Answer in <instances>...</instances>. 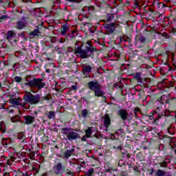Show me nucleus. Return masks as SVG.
<instances>
[{
	"mask_svg": "<svg viewBox=\"0 0 176 176\" xmlns=\"http://www.w3.org/2000/svg\"><path fill=\"white\" fill-rule=\"evenodd\" d=\"M87 86L89 90L94 92L95 97H104L105 96V92L101 90L102 86L98 83V81H90L87 83Z\"/></svg>",
	"mask_w": 176,
	"mask_h": 176,
	"instance_id": "obj_1",
	"label": "nucleus"
},
{
	"mask_svg": "<svg viewBox=\"0 0 176 176\" xmlns=\"http://www.w3.org/2000/svg\"><path fill=\"white\" fill-rule=\"evenodd\" d=\"M23 100L25 101V102H28L31 105H36V104H39V102H41V95H34L30 91H25L23 96Z\"/></svg>",
	"mask_w": 176,
	"mask_h": 176,
	"instance_id": "obj_2",
	"label": "nucleus"
},
{
	"mask_svg": "<svg viewBox=\"0 0 176 176\" xmlns=\"http://www.w3.org/2000/svg\"><path fill=\"white\" fill-rule=\"evenodd\" d=\"M27 82L25 83V86H29L32 89L37 88L38 90L43 89L46 86V83L43 82V80L41 78H33L32 80L26 79Z\"/></svg>",
	"mask_w": 176,
	"mask_h": 176,
	"instance_id": "obj_3",
	"label": "nucleus"
},
{
	"mask_svg": "<svg viewBox=\"0 0 176 176\" xmlns=\"http://www.w3.org/2000/svg\"><path fill=\"white\" fill-rule=\"evenodd\" d=\"M82 47H83V43L82 41H77L74 49L76 54L81 58H89L90 55L87 54L86 50H83Z\"/></svg>",
	"mask_w": 176,
	"mask_h": 176,
	"instance_id": "obj_4",
	"label": "nucleus"
},
{
	"mask_svg": "<svg viewBox=\"0 0 176 176\" xmlns=\"http://www.w3.org/2000/svg\"><path fill=\"white\" fill-rule=\"evenodd\" d=\"M61 130H62L63 134H65V135H67L69 141H74L80 138V136L79 135V133L74 131V130L69 128H63Z\"/></svg>",
	"mask_w": 176,
	"mask_h": 176,
	"instance_id": "obj_5",
	"label": "nucleus"
},
{
	"mask_svg": "<svg viewBox=\"0 0 176 176\" xmlns=\"http://www.w3.org/2000/svg\"><path fill=\"white\" fill-rule=\"evenodd\" d=\"M53 171L57 175H63L65 171V168L63 166V163L59 162L54 166Z\"/></svg>",
	"mask_w": 176,
	"mask_h": 176,
	"instance_id": "obj_6",
	"label": "nucleus"
},
{
	"mask_svg": "<svg viewBox=\"0 0 176 176\" xmlns=\"http://www.w3.org/2000/svg\"><path fill=\"white\" fill-rule=\"evenodd\" d=\"M118 115L121 118L122 120L126 122V120H131V118H129V111L124 109H120L118 111Z\"/></svg>",
	"mask_w": 176,
	"mask_h": 176,
	"instance_id": "obj_7",
	"label": "nucleus"
},
{
	"mask_svg": "<svg viewBox=\"0 0 176 176\" xmlns=\"http://www.w3.org/2000/svg\"><path fill=\"white\" fill-rule=\"evenodd\" d=\"M17 34L14 30H10L6 34V39L10 42V43H13V42H17L16 36Z\"/></svg>",
	"mask_w": 176,
	"mask_h": 176,
	"instance_id": "obj_8",
	"label": "nucleus"
},
{
	"mask_svg": "<svg viewBox=\"0 0 176 176\" xmlns=\"http://www.w3.org/2000/svg\"><path fill=\"white\" fill-rule=\"evenodd\" d=\"M116 23H112L109 24H107L104 26V28L109 34H113L115 32V28H116Z\"/></svg>",
	"mask_w": 176,
	"mask_h": 176,
	"instance_id": "obj_9",
	"label": "nucleus"
},
{
	"mask_svg": "<svg viewBox=\"0 0 176 176\" xmlns=\"http://www.w3.org/2000/svg\"><path fill=\"white\" fill-rule=\"evenodd\" d=\"M93 71V67L89 65L88 64H85L82 66V73L87 78L89 77V74H90Z\"/></svg>",
	"mask_w": 176,
	"mask_h": 176,
	"instance_id": "obj_10",
	"label": "nucleus"
},
{
	"mask_svg": "<svg viewBox=\"0 0 176 176\" xmlns=\"http://www.w3.org/2000/svg\"><path fill=\"white\" fill-rule=\"evenodd\" d=\"M10 104H12L14 105V107H19L20 105H22V107H24V104H22L21 100L20 98H10Z\"/></svg>",
	"mask_w": 176,
	"mask_h": 176,
	"instance_id": "obj_11",
	"label": "nucleus"
},
{
	"mask_svg": "<svg viewBox=\"0 0 176 176\" xmlns=\"http://www.w3.org/2000/svg\"><path fill=\"white\" fill-rule=\"evenodd\" d=\"M74 152H75V146H72V149L67 150L64 153V155L63 156H64L65 159H69V157H71V156L72 155Z\"/></svg>",
	"mask_w": 176,
	"mask_h": 176,
	"instance_id": "obj_12",
	"label": "nucleus"
},
{
	"mask_svg": "<svg viewBox=\"0 0 176 176\" xmlns=\"http://www.w3.org/2000/svg\"><path fill=\"white\" fill-rule=\"evenodd\" d=\"M86 45L85 51H87V54H89V53H93L94 52V47H93L91 41H87Z\"/></svg>",
	"mask_w": 176,
	"mask_h": 176,
	"instance_id": "obj_13",
	"label": "nucleus"
},
{
	"mask_svg": "<svg viewBox=\"0 0 176 176\" xmlns=\"http://www.w3.org/2000/svg\"><path fill=\"white\" fill-rule=\"evenodd\" d=\"M103 120L104 127H106V129H108L111 125V117H109V114H105L104 116L103 117Z\"/></svg>",
	"mask_w": 176,
	"mask_h": 176,
	"instance_id": "obj_14",
	"label": "nucleus"
},
{
	"mask_svg": "<svg viewBox=\"0 0 176 176\" xmlns=\"http://www.w3.org/2000/svg\"><path fill=\"white\" fill-rule=\"evenodd\" d=\"M23 119L25 120V124H32V123L35 122V118L32 116H25Z\"/></svg>",
	"mask_w": 176,
	"mask_h": 176,
	"instance_id": "obj_15",
	"label": "nucleus"
},
{
	"mask_svg": "<svg viewBox=\"0 0 176 176\" xmlns=\"http://www.w3.org/2000/svg\"><path fill=\"white\" fill-rule=\"evenodd\" d=\"M168 101V97L166 95H162L160 98L157 100V102H159L162 105H164V104H167Z\"/></svg>",
	"mask_w": 176,
	"mask_h": 176,
	"instance_id": "obj_16",
	"label": "nucleus"
},
{
	"mask_svg": "<svg viewBox=\"0 0 176 176\" xmlns=\"http://www.w3.org/2000/svg\"><path fill=\"white\" fill-rule=\"evenodd\" d=\"M155 176H172L171 173H166V171L162 170V169H158L157 170Z\"/></svg>",
	"mask_w": 176,
	"mask_h": 176,
	"instance_id": "obj_17",
	"label": "nucleus"
},
{
	"mask_svg": "<svg viewBox=\"0 0 176 176\" xmlns=\"http://www.w3.org/2000/svg\"><path fill=\"white\" fill-rule=\"evenodd\" d=\"M25 25H27V22L25 21H19L16 23L15 27L17 30H23Z\"/></svg>",
	"mask_w": 176,
	"mask_h": 176,
	"instance_id": "obj_18",
	"label": "nucleus"
},
{
	"mask_svg": "<svg viewBox=\"0 0 176 176\" xmlns=\"http://www.w3.org/2000/svg\"><path fill=\"white\" fill-rule=\"evenodd\" d=\"M68 31H69V28L68 27V25H63L61 28V32H60V34L63 36H68L67 35V32H68Z\"/></svg>",
	"mask_w": 176,
	"mask_h": 176,
	"instance_id": "obj_19",
	"label": "nucleus"
},
{
	"mask_svg": "<svg viewBox=\"0 0 176 176\" xmlns=\"http://www.w3.org/2000/svg\"><path fill=\"white\" fill-rule=\"evenodd\" d=\"M170 112L168 110H165L164 112L158 113L157 118L158 119H162L163 116H165V118H168V116H170Z\"/></svg>",
	"mask_w": 176,
	"mask_h": 176,
	"instance_id": "obj_20",
	"label": "nucleus"
},
{
	"mask_svg": "<svg viewBox=\"0 0 176 176\" xmlns=\"http://www.w3.org/2000/svg\"><path fill=\"white\" fill-rule=\"evenodd\" d=\"M135 39L136 43H138L139 42H140V43H144L146 41L145 37H144V36L142 35H137Z\"/></svg>",
	"mask_w": 176,
	"mask_h": 176,
	"instance_id": "obj_21",
	"label": "nucleus"
},
{
	"mask_svg": "<svg viewBox=\"0 0 176 176\" xmlns=\"http://www.w3.org/2000/svg\"><path fill=\"white\" fill-rule=\"evenodd\" d=\"M45 115L48 119H56V112L54 111H45Z\"/></svg>",
	"mask_w": 176,
	"mask_h": 176,
	"instance_id": "obj_22",
	"label": "nucleus"
},
{
	"mask_svg": "<svg viewBox=\"0 0 176 176\" xmlns=\"http://www.w3.org/2000/svg\"><path fill=\"white\" fill-rule=\"evenodd\" d=\"M91 134H93V127H88L85 131V135L87 138H91Z\"/></svg>",
	"mask_w": 176,
	"mask_h": 176,
	"instance_id": "obj_23",
	"label": "nucleus"
},
{
	"mask_svg": "<svg viewBox=\"0 0 176 176\" xmlns=\"http://www.w3.org/2000/svg\"><path fill=\"white\" fill-rule=\"evenodd\" d=\"M170 107H175L176 106V98H172L168 99L166 102Z\"/></svg>",
	"mask_w": 176,
	"mask_h": 176,
	"instance_id": "obj_24",
	"label": "nucleus"
},
{
	"mask_svg": "<svg viewBox=\"0 0 176 176\" xmlns=\"http://www.w3.org/2000/svg\"><path fill=\"white\" fill-rule=\"evenodd\" d=\"M134 78L138 83H142V78H141V73L137 72L134 75Z\"/></svg>",
	"mask_w": 176,
	"mask_h": 176,
	"instance_id": "obj_25",
	"label": "nucleus"
},
{
	"mask_svg": "<svg viewBox=\"0 0 176 176\" xmlns=\"http://www.w3.org/2000/svg\"><path fill=\"white\" fill-rule=\"evenodd\" d=\"M87 176H93L94 175V169L93 168H89L87 171L85 173Z\"/></svg>",
	"mask_w": 176,
	"mask_h": 176,
	"instance_id": "obj_26",
	"label": "nucleus"
},
{
	"mask_svg": "<svg viewBox=\"0 0 176 176\" xmlns=\"http://www.w3.org/2000/svg\"><path fill=\"white\" fill-rule=\"evenodd\" d=\"M20 118H21L20 116L15 115L14 117L11 118V122H12V123L20 122Z\"/></svg>",
	"mask_w": 176,
	"mask_h": 176,
	"instance_id": "obj_27",
	"label": "nucleus"
},
{
	"mask_svg": "<svg viewBox=\"0 0 176 176\" xmlns=\"http://www.w3.org/2000/svg\"><path fill=\"white\" fill-rule=\"evenodd\" d=\"M168 133L170 134V135H174L175 134V128L170 126L168 127Z\"/></svg>",
	"mask_w": 176,
	"mask_h": 176,
	"instance_id": "obj_28",
	"label": "nucleus"
},
{
	"mask_svg": "<svg viewBox=\"0 0 176 176\" xmlns=\"http://www.w3.org/2000/svg\"><path fill=\"white\" fill-rule=\"evenodd\" d=\"M87 25L89 27V32L91 34H94L96 32V28L91 25L90 23H87Z\"/></svg>",
	"mask_w": 176,
	"mask_h": 176,
	"instance_id": "obj_29",
	"label": "nucleus"
},
{
	"mask_svg": "<svg viewBox=\"0 0 176 176\" xmlns=\"http://www.w3.org/2000/svg\"><path fill=\"white\" fill-rule=\"evenodd\" d=\"M106 17H107L106 21L107 23H109V21H112V20H113L114 19L113 14H107Z\"/></svg>",
	"mask_w": 176,
	"mask_h": 176,
	"instance_id": "obj_30",
	"label": "nucleus"
},
{
	"mask_svg": "<svg viewBox=\"0 0 176 176\" xmlns=\"http://www.w3.org/2000/svg\"><path fill=\"white\" fill-rule=\"evenodd\" d=\"M65 173L67 175L75 176V172L72 169H66Z\"/></svg>",
	"mask_w": 176,
	"mask_h": 176,
	"instance_id": "obj_31",
	"label": "nucleus"
},
{
	"mask_svg": "<svg viewBox=\"0 0 176 176\" xmlns=\"http://www.w3.org/2000/svg\"><path fill=\"white\" fill-rule=\"evenodd\" d=\"M80 159H72L69 160L70 164H80Z\"/></svg>",
	"mask_w": 176,
	"mask_h": 176,
	"instance_id": "obj_32",
	"label": "nucleus"
},
{
	"mask_svg": "<svg viewBox=\"0 0 176 176\" xmlns=\"http://www.w3.org/2000/svg\"><path fill=\"white\" fill-rule=\"evenodd\" d=\"M40 34L41 32H39V30L36 29L30 33V35H32L33 36H38Z\"/></svg>",
	"mask_w": 176,
	"mask_h": 176,
	"instance_id": "obj_33",
	"label": "nucleus"
},
{
	"mask_svg": "<svg viewBox=\"0 0 176 176\" xmlns=\"http://www.w3.org/2000/svg\"><path fill=\"white\" fill-rule=\"evenodd\" d=\"M160 167H162L163 168H167L168 166V164L167 163V161H164L163 162L159 163Z\"/></svg>",
	"mask_w": 176,
	"mask_h": 176,
	"instance_id": "obj_34",
	"label": "nucleus"
},
{
	"mask_svg": "<svg viewBox=\"0 0 176 176\" xmlns=\"http://www.w3.org/2000/svg\"><path fill=\"white\" fill-rule=\"evenodd\" d=\"M5 3L6 5H8V6H9L10 8H14V6H16V5L14 4V2L13 1L9 2V0H6Z\"/></svg>",
	"mask_w": 176,
	"mask_h": 176,
	"instance_id": "obj_35",
	"label": "nucleus"
},
{
	"mask_svg": "<svg viewBox=\"0 0 176 176\" xmlns=\"http://www.w3.org/2000/svg\"><path fill=\"white\" fill-rule=\"evenodd\" d=\"M18 140H25V134L24 133H19L18 134Z\"/></svg>",
	"mask_w": 176,
	"mask_h": 176,
	"instance_id": "obj_36",
	"label": "nucleus"
},
{
	"mask_svg": "<svg viewBox=\"0 0 176 176\" xmlns=\"http://www.w3.org/2000/svg\"><path fill=\"white\" fill-rule=\"evenodd\" d=\"M49 39L51 43H56V42H57V37L56 36H50Z\"/></svg>",
	"mask_w": 176,
	"mask_h": 176,
	"instance_id": "obj_37",
	"label": "nucleus"
},
{
	"mask_svg": "<svg viewBox=\"0 0 176 176\" xmlns=\"http://www.w3.org/2000/svg\"><path fill=\"white\" fill-rule=\"evenodd\" d=\"M122 40L124 42H130L131 41V37L127 36H122Z\"/></svg>",
	"mask_w": 176,
	"mask_h": 176,
	"instance_id": "obj_38",
	"label": "nucleus"
},
{
	"mask_svg": "<svg viewBox=\"0 0 176 176\" xmlns=\"http://www.w3.org/2000/svg\"><path fill=\"white\" fill-rule=\"evenodd\" d=\"M14 80H15V82H16L17 83H20V82H21V80H23V78H21V77L19 76H16L14 78Z\"/></svg>",
	"mask_w": 176,
	"mask_h": 176,
	"instance_id": "obj_39",
	"label": "nucleus"
},
{
	"mask_svg": "<svg viewBox=\"0 0 176 176\" xmlns=\"http://www.w3.org/2000/svg\"><path fill=\"white\" fill-rule=\"evenodd\" d=\"M63 14H64L65 17H67L68 19L69 17V16H71V12L68 11V10H65L63 12Z\"/></svg>",
	"mask_w": 176,
	"mask_h": 176,
	"instance_id": "obj_40",
	"label": "nucleus"
},
{
	"mask_svg": "<svg viewBox=\"0 0 176 176\" xmlns=\"http://www.w3.org/2000/svg\"><path fill=\"white\" fill-rule=\"evenodd\" d=\"M87 113H89V112L87 111V109L82 110V118H86L87 116Z\"/></svg>",
	"mask_w": 176,
	"mask_h": 176,
	"instance_id": "obj_41",
	"label": "nucleus"
},
{
	"mask_svg": "<svg viewBox=\"0 0 176 176\" xmlns=\"http://www.w3.org/2000/svg\"><path fill=\"white\" fill-rule=\"evenodd\" d=\"M80 167H85V160L83 159H80V164H78Z\"/></svg>",
	"mask_w": 176,
	"mask_h": 176,
	"instance_id": "obj_42",
	"label": "nucleus"
},
{
	"mask_svg": "<svg viewBox=\"0 0 176 176\" xmlns=\"http://www.w3.org/2000/svg\"><path fill=\"white\" fill-rule=\"evenodd\" d=\"M29 157L31 160H34L35 159V153L32 152L29 153Z\"/></svg>",
	"mask_w": 176,
	"mask_h": 176,
	"instance_id": "obj_43",
	"label": "nucleus"
},
{
	"mask_svg": "<svg viewBox=\"0 0 176 176\" xmlns=\"http://www.w3.org/2000/svg\"><path fill=\"white\" fill-rule=\"evenodd\" d=\"M32 171L34 173V174H38L39 173V169H38V168L33 166Z\"/></svg>",
	"mask_w": 176,
	"mask_h": 176,
	"instance_id": "obj_44",
	"label": "nucleus"
},
{
	"mask_svg": "<svg viewBox=\"0 0 176 176\" xmlns=\"http://www.w3.org/2000/svg\"><path fill=\"white\" fill-rule=\"evenodd\" d=\"M72 34H73L74 38H76V36H78L79 32H78V30H74V31L72 32Z\"/></svg>",
	"mask_w": 176,
	"mask_h": 176,
	"instance_id": "obj_45",
	"label": "nucleus"
},
{
	"mask_svg": "<svg viewBox=\"0 0 176 176\" xmlns=\"http://www.w3.org/2000/svg\"><path fill=\"white\" fill-rule=\"evenodd\" d=\"M1 144H2V145H3L4 146H6V145H8V142H7V140H6V138L2 139V140H1Z\"/></svg>",
	"mask_w": 176,
	"mask_h": 176,
	"instance_id": "obj_46",
	"label": "nucleus"
},
{
	"mask_svg": "<svg viewBox=\"0 0 176 176\" xmlns=\"http://www.w3.org/2000/svg\"><path fill=\"white\" fill-rule=\"evenodd\" d=\"M25 144H27V141H25V140H23L21 142V146H22V149H24V146H25Z\"/></svg>",
	"mask_w": 176,
	"mask_h": 176,
	"instance_id": "obj_47",
	"label": "nucleus"
},
{
	"mask_svg": "<svg viewBox=\"0 0 176 176\" xmlns=\"http://www.w3.org/2000/svg\"><path fill=\"white\" fill-rule=\"evenodd\" d=\"M67 36H66V37L67 38H70V39H74V38L72 32L67 34Z\"/></svg>",
	"mask_w": 176,
	"mask_h": 176,
	"instance_id": "obj_48",
	"label": "nucleus"
},
{
	"mask_svg": "<svg viewBox=\"0 0 176 176\" xmlns=\"http://www.w3.org/2000/svg\"><path fill=\"white\" fill-rule=\"evenodd\" d=\"M90 9H91V7H87V6H85V7H84L83 8H82V10L84 11V12H86V11H89L90 10Z\"/></svg>",
	"mask_w": 176,
	"mask_h": 176,
	"instance_id": "obj_49",
	"label": "nucleus"
},
{
	"mask_svg": "<svg viewBox=\"0 0 176 176\" xmlns=\"http://www.w3.org/2000/svg\"><path fill=\"white\" fill-rule=\"evenodd\" d=\"M166 4H164L163 3H159V8H162V9H164V8H166Z\"/></svg>",
	"mask_w": 176,
	"mask_h": 176,
	"instance_id": "obj_50",
	"label": "nucleus"
},
{
	"mask_svg": "<svg viewBox=\"0 0 176 176\" xmlns=\"http://www.w3.org/2000/svg\"><path fill=\"white\" fill-rule=\"evenodd\" d=\"M6 140L7 141V145H9V144H12V142H13V140H12L10 138H7Z\"/></svg>",
	"mask_w": 176,
	"mask_h": 176,
	"instance_id": "obj_51",
	"label": "nucleus"
},
{
	"mask_svg": "<svg viewBox=\"0 0 176 176\" xmlns=\"http://www.w3.org/2000/svg\"><path fill=\"white\" fill-rule=\"evenodd\" d=\"M87 136L84 135L81 138V141H87Z\"/></svg>",
	"mask_w": 176,
	"mask_h": 176,
	"instance_id": "obj_52",
	"label": "nucleus"
},
{
	"mask_svg": "<svg viewBox=\"0 0 176 176\" xmlns=\"http://www.w3.org/2000/svg\"><path fill=\"white\" fill-rule=\"evenodd\" d=\"M76 89H78L76 85H72L70 88L71 90H76Z\"/></svg>",
	"mask_w": 176,
	"mask_h": 176,
	"instance_id": "obj_53",
	"label": "nucleus"
},
{
	"mask_svg": "<svg viewBox=\"0 0 176 176\" xmlns=\"http://www.w3.org/2000/svg\"><path fill=\"white\" fill-rule=\"evenodd\" d=\"M67 51H68L69 53H71V52H74V49H73L72 47H69L67 48Z\"/></svg>",
	"mask_w": 176,
	"mask_h": 176,
	"instance_id": "obj_54",
	"label": "nucleus"
},
{
	"mask_svg": "<svg viewBox=\"0 0 176 176\" xmlns=\"http://www.w3.org/2000/svg\"><path fill=\"white\" fill-rule=\"evenodd\" d=\"M134 6H135V8H138V6H139L138 1H135V2H134Z\"/></svg>",
	"mask_w": 176,
	"mask_h": 176,
	"instance_id": "obj_55",
	"label": "nucleus"
},
{
	"mask_svg": "<svg viewBox=\"0 0 176 176\" xmlns=\"http://www.w3.org/2000/svg\"><path fill=\"white\" fill-rule=\"evenodd\" d=\"M5 19H8V16L7 15H3L1 16V20H5Z\"/></svg>",
	"mask_w": 176,
	"mask_h": 176,
	"instance_id": "obj_56",
	"label": "nucleus"
},
{
	"mask_svg": "<svg viewBox=\"0 0 176 176\" xmlns=\"http://www.w3.org/2000/svg\"><path fill=\"white\" fill-rule=\"evenodd\" d=\"M59 42H60V43H64V42H65V40L64 38H60L59 40Z\"/></svg>",
	"mask_w": 176,
	"mask_h": 176,
	"instance_id": "obj_57",
	"label": "nucleus"
},
{
	"mask_svg": "<svg viewBox=\"0 0 176 176\" xmlns=\"http://www.w3.org/2000/svg\"><path fill=\"white\" fill-rule=\"evenodd\" d=\"M5 108V105L3 104H0V109H3Z\"/></svg>",
	"mask_w": 176,
	"mask_h": 176,
	"instance_id": "obj_58",
	"label": "nucleus"
},
{
	"mask_svg": "<svg viewBox=\"0 0 176 176\" xmlns=\"http://www.w3.org/2000/svg\"><path fill=\"white\" fill-rule=\"evenodd\" d=\"M67 1H69V2H76V3L79 2V0H67Z\"/></svg>",
	"mask_w": 176,
	"mask_h": 176,
	"instance_id": "obj_59",
	"label": "nucleus"
},
{
	"mask_svg": "<svg viewBox=\"0 0 176 176\" xmlns=\"http://www.w3.org/2000/svg\"><path fill=\"white\" fill-rule=\"evenodd\" d=\"M3 176H10V174L9 173H5Z\"/></svg>",
	"mask_w": 176,
	"mask_h": 176,
	"instance_id": "obj_60",
	"label": "nucleus"
},
{
	"mask_svg": "<svg viewBox=\"0 0 176 176\" xmlns=\"http://www.w3.org/2000/svg\"><path fill=\"white\" fill-rule=\"evenodd\" d=\"M127 159H130V157H131V154L128 153L126 155Z\"/></svg>",
	"mask_w": 176,
	"mask_h": 176,
	"instance_id": "obj_61",
	"label": "nucleus"
},
{
	"mask_svg": "<svg viewBox=\"0 0 176 176\" xmlns=\"http://www.w3.org/2000/svg\"><path fill=\"white\" fill-rule=\"evenodd\" d=\"M77 171H78V173L80 171V165L78 166Z\"/></svg>",
	"mask_w": 176,
	"mask_h": 176,
	"instance_id": "obj_62",
	"label": "nucleus"
},
{
	"mask_svg": "<svg viewBox=\"0 0 176 176\" xmlns=\"http://www.w3.org/2000/svg\"><path fill=\"white\" fill-rule=\"evenodd\" d=\"M153 118H154L153 116H149L150 120H153Z\"/></svg>",
	"mask_w": 176,
	"mask_h": 176,
	"instance_id": "obj_63",
	"label": "nucleus"
},
{
	"mask_svg": "<svg viewBox=\"0 0 176 176\" xmlns=\"http://www.w3.org/2000/svg\"><path fill=\"white\" fill-rule=\"evenodd\" d=\"M168 142L169 144H171V138H168Z\"/></svg>",
	"mask_w": 176,
	"mask_h": 176,
	"instance_id": "obj_64",
	"label": "nucleus"
}]
</instances>
